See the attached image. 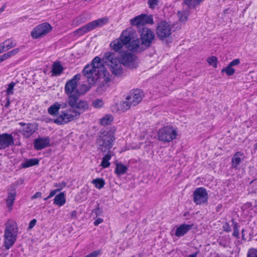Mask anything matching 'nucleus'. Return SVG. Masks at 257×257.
<instances>
[{
    "mask_svg": "<svg viewBox=\"0 0 257 257\" xmlns=\"http://www.w3.org/2000/svg\"><path fill=\"white\" fill-rule=\"evenodd\" d=\"M60 108L58 106V102H56L51 105L48 109V112L52 116H57L58 114Z\"/></svg>",
    "mask_w": 257,
    "mask_h": 257,
    "instance_id": "obj_32",
    "label": "nucleus"
},
{
    "mask_svg": "<svg viewBox=\"0 0 257 257\" xmlns=\"http://www.w3.org/2000/svg\"><path fill=\"white\" fill-rule=\"evenodd\" d=\"M17 83L14 82H11L8 86L6 93L7 96L13 95L14 94V88L16 85Z\"/></svg>",
    "mask_w": 257,
    "mask_h": 257,
    "instance_id": "obj_40",
    "label": "nucleus"
},
{
    "mask_svg": "<svg viewBox=\"0 0 257 257\" xmlns=\"http://www.w3.org/2000/svg\"><path fill=\"white\" fill-rule=\"evenodd\" d=\"M15 145L14 139L12 134H0V150H5Z\"/></svg>",
    "mask_w": 257,
    "mask_h": 257,
    "instance_id": "obj_17",
    "label": "nucleus"
},
{
    "mask_svg": "<svg viewBox=\"0 0 257 257\" xmlns=\"http://www.w3.org/2000/svg\"><path fill=\"white\" fill-rule=\"evenodd\" d=\"M20 49L19 48H17L13 49L12 50L7 52L10 58L17 55L20 51Z\"/></svg>",
    "mask_w": 257,
    "mask_h": 257,
    "instance_id": "obj_45",
    "label": "nucleus"
},
{
    "mask_svg": "<svg viewBox=\"0 0 257 257\" xmlns=\"http://www.w3.org/2000/svg\"><path fill=\"white\" fill-rule=\"evenodd\" d=\"M16 192L13 191L8 193V197L6 199L7 206L9 210H12L13 209V204L16 199Z\"/></svg>",
    "mask_w": 257,
    "mask_h": 257,
    "instance_id": "obj_26",
    "label": "nucleus"
},
{
    "mask_svg": "<svg viewBox=\"0 0 257 257\" xmlns=\"http://www.w3.org/2000/svg\"><path fill=\"white\" fill-rule=\"evenodd\" d=\"M80 116V113L77 112L76 109L71 108L62 111L61 114L54 119V122L58 125H63L77 119Z\"/></svg>",
    "mask_w": 257,
    "mask_h": 257,
    "instance_id": "obj_7",
    "label": "nucleus"
},
{
    "mask_svg": "<svg viewBox=\"0 0 257 257\" xmlns=\"http://www.w3.org/2000/svg\"><path fill=\"white\" fill-rule=\"evenodd\" d=\"M132 257H135V256H133Z\"/></svg>",
    "mask_w": 257,
    "mask_h": 257,
    "instance_id": "obj_62",
    "label": "nucleus"
},
{
    "mask_svg": "<svg viewBox=\"0 0 257 257\" xmlns=\"http://www.w3.org/2000/svg\"><path fill=\"white\" fill-rule=\"evenodd\" d=\"M52 29L48 23H44L36 27L31 32V35L33 39H39L47 34Z\"/></svg>",
    "mask_w": 257,
    "mask_h": 257,
    "instance_id": "obj_15",
    "label": "nucleus"
},
{
    "mask_svg": "<svg viewBox=\"0 0 257 257\" xmlns=\"http://www.w3.org/2000/svg\"><path fill=\"white\" fill-rule=\"evenodd\" d=\"M93 212H95L96 216L100 215L101 214L102 211L99 207V204L97 205L95 209H94Z\"/></svg>",
    "mask_w": 257,
    "mask_h": 257,
    "instance_id": "obj_49",
    "label": "nucleus"
},
{
    "mask_svg": "<svg viewBox=\"0 0 257 257\" xmlns=\"http://www.w3.org/2000/svg\"><path fill=\"white\" fill-rule=\"evenodd\" d=\"M124 45H127L131 42L132 39V34L130 31H123L119 38Z\"/></svg>",
    "mask_w": 257,
    "mask_h": 257,
    "instance_id": "obj_23",
    "label": "nucleus"
},
{
    "mask_svg": "<svg viewBox=\"0 0 257 257\" xmlns=\"http://www.w3.org/2000/svg\"><path fill=\"white\" fill-rule=\"evenodd\" d=\"M108 22V18L104 17L87 23L74 32L75 35L82 36L96 28L101 27Z\"/></svg>",
    "mask_w": 257,
    "mask_h": 257,
    "instance_id": "obj_6",
    "label": "nucleus"
},
{
    "mask_svg": "<svg viewBox=\"0 0 257 257\" xmlns=\"http://www.w3.org/2000/svg\"><path fill=\"white\" fill-rule=\"evenodd\" d=\"M66 202L65 193L61 192L55 196L54 199V204L59 206H63Z\"/></svg>",
    "mask_w": 257,
    "mask_h": 257,
    "instance_id": "obj_28",
    "label": "nucleus"
},
{
    "mask_svg": "<svg viewBox=\"0 0 257 257\" xmlns=\"http://www.w3.org/2000/svg\"><path fill=\"white\" fill-rule=\"evenodd\" d=\"M124 45L119 38L111 42L110 44V46L111 47L112 49L114 50L115 52L120 50Z\"/></svg>",
    "mask_w": 257,
    "mask_h": 257,
    "instance_id": "obj_30",
    "label": "nucleus"
},
{
    "mask_svg": "<svg viewBox=\"0 0 257 257\" xmlns=\"http://www.w3.org/2000/svg\"><path fill=\"white\" fill-rule=\"evenodd\" d=\"M222 228L223 230L226 232H229L231 231V227L227 222L223 223Z\"/></svg>",
    "mask_w": 257,
    "mask_h": 257,
    "instance_id": "obj_46",
    "label": "nucleus"
},
{
    "mask_svg": "<svg viewBox=\"0 0 257 257\" xmlns=\"http://www.w3.org/2000/svg\"><path fill=\"white\" fill-rule=\"evenodd\" d=\"M80 78L79 74L74 75L72 78L68 81L65 85V92L68 96V100L71 98V97H76L78 89L77 88V81Z\"/></svg>",
    "mask_w": 257,
    "mask_h": 257,
    "instance_id": "obj_12",
    "label": "nucleus"
},
{
    "mask_svg": "<svg viewBox=\"0 0 257 257\" xmlns=\"http://www.w3.org/2000/svg\"><path fill=\"white\" fill-rule=\"evenodd\" d=\"M58 106H59L60 109L61 108H62V109L66 108L67 106V104L65 102H61V103L58 102Z\"/></svg>",
    "mask_w": 257,
    "mask_h": 257,
    "instance_id": "obj_52",
    "label": "nucleus"
},
{
    "mask_svg": "<svg viewBox=\"0 0 257 257\" xmlns=\"http://www.w3.org/2000/svg\"><path fill=\"white\" fill-rule=\"evenodd\" d=\"M221 72L226 73L227 76H232L235 73V69L228 65L226 67L221 70Z\"/></svg>",
    "mask_w": 257,
    "mask_h": 257,
    "instance_id": "obj_38",
    "label": "nucleus"
},
{
    "mask_svg": "<svg viewBox=\"0 0 257 257\" xmlns=\"http://www.w3.org/2000/svg\"><path fill=\"white\" fill-rule=\"evenodd\" d=\"M10 57L8 54V53H5L4 54L0 56V61L2 62L5 60H6L9 58Z\"/></svg>",
    "mask_w": 257,
    "mask_h": 257,
    "instance_id": "obj_51",
    "label": "nucleus"
},
{
    "mask_svg": "<svg viewBox=\"0 0 257 257\" xmlns=\"http://www.w3.org/2000/svg\"><path fill=\"white\" fill-rule=\"evenodd\" d=\"M153 16L146 14H142L130 20V24L133 26H136L139 30L143 27H146V25L154 24Z\"/></svg>",
    "mask_w": 257,
    "mask_h": 257,
    "instance_id": "obj_9",
    "label": "nucleus"
},
{
    "mask_svg": "<svg viewBox=\"0 0 257 257\" xmlns=\"http://www.w3.org/2000/svg\"><path fill=\"white\" fill-rule=\"evenodd\" d=\"M243 156V154L241 152H237L235 153L231 160V167L233 168L237 169L238 166L241 162V157Z\"/></svg>",
    "mask_w": 257,
    "mask_h": 257,
    "instance_id": "obj_21",
    "label": "nucleus"
},
{
    "mask_svg": "<svg viewBox=\"0 0 257 257\" xmlns=\"http://www.w3.org/2000/svg\"><path fill=\"white\" fill-rule=\"evenodd\" d=\"M6 100H7V103L6 104H5V106L6 107H8L10 104V97H9V96H7V97H6Z\"/></svg>",
    "mask_w": 257,
    "mask_h": 257,
    "instance_id": "obj_56",
    "label": "nucleus"
},
{
    "mask_svg": "<svg viewBox=\"0 0 257 257\" xmlns=\"http://www.w3.org/2000/svg\"><path fill=\"white\" fill-rule=\"evenodd\" d=\"M5 52V50L4 49V45H2V43H0V54Z\"/></svg>",
    "mask_w": 257,
    "mask_h": 257,
    "instance_id": "obj_57",
    "label": "nucleus"
},
{
    "mask_svg": "<svg viewBox=\"0 0 257 257\" xmlns=\"http://www.w3.org/2000/svg\"><path fill=\"white\" fill-rule=\"evenodd\" d=\"M70 100H68V104L72 109H76L77 112H79L80 114L85 111L88 108V105L86 101L79 100V96L75 97H71Z\"/></svg>",
    "mask_w": 257,
    "mask_h": 257,
    "instance_id": "obj_14",
    "label": "nucleus"
},
{
    "mask_svg": "<svg viewBox=\"0 0 257 257\" xmlns=\"http://www.w3.org/2000/svg\"><path fill=\"white\" fill-rule=\"evenodd\" d=\"M159 0H148V4L149 8L151 9H154L155 7L158 5Z\"/></svg>",
    "mask_w": 257,
    "mask_h": 257,
    "instance_id": "obj_44",
    "label": "nucleus"
},
{
    "mask_svg": "<svg viewBox=\"0 0 257 257\" xmlns=\"http://www.w3.org/2000/svg\"><path fill=\"white\" fill-rule=\"evenodd\" d=\"M177 136V131L170 126L160 128L158 133V140L165 143L171 142L176 138Z\"/></svg>",
    "mask_w": 257,
    "mask_h": 257,
    "instance_id": "obj_8",
    "label": "nucleus"
},
{
    "mask_svg": "<svg viewBox=\"0 0 257 257\" xmlns=\"http://www.w3.org/2000/svg\"><path fill=\"white\" fill-rule=\"evenodd\" d=\"M90 89V86L86 84H82L78 89L77 94L76 96L80 97L82 95H84Z\"/></svg>",
    "mask_w": 257,
    "mask_h": 257,
    "instance_id": "obj_35",
    "label": "nucleus"
},
{
    "mask_svg": "<svg viewBox=\"0 0 257 257\" xmlns=\"http://www.w3.org/2000/svg\"><path fill=\"white\" fill-rule=\"evenodd\" d=\"M113 120V116L110 114H107L100 119V123L103 125L109 124Z\"/></svg>",
    "mask_w": 257,
    "mask_h": 257,
    "instance_id": "obj_34",
    "label": "nucleus"
},
{
    "mask_svg": "<svg viewBox=\"0 0 257 257\" xmlns=\"http://www.w3.org/2000/svg\"><path fill=\"white\" fill-rule=\"evenodd\" d=\"M6 8V5H3L1 8H0V14L3 12Z\"/></svg>",
    "mask_w": 257,
    "mask_h": 257,
    "instance_id": "obj_59",
    "label": "nucleus"
},
{
    "mask_svg": "<svg viewBox=\"0 0 257 257\" xmlns=\"http://www.w3.org/2000/svg\"><path fill=\"white\" fill-rule=\"evenodd\" d=\"M41 193L40 192H36L34 195L32 196V199H35L40 197L41 196Z\"/></svg>",
    "mask_w": 257,
    "mask_h": 257,
    "instance_id": "obj_54",
    "label": "nucleus"
},
{
    "mask_svg": "<svg viewBox=\"0 0 257 257\" xmlns=\"http://www.w3.org/2000/svg\"><path fill=\"white\" fill-rule=\"evenodd\" d=\"M198 251H196L195 252V253H193L192 254H191L189 255L188 257H197V254H198Z\"/></svg>",
    "mask_w": 257,
    "mask_h": 257,
    "instance_id": "obj_58",
    "label": "nucleus"
},
{
    "mask_svg": "<svg viewBox=\"0 0 257 257\" xmlns=\"http://www.w3.org/2000/svg\"><path fill=\"white\" fill-rule=\"evenodd\" d=\"M37 220L36 219H33L29 223L28 228L32 229L36 224Z\"/></svg>",
    "mask_w": 257,
    "mask_h": 257,
    "instance_id": "obj_50",
    "label": "nucleus"
},
{
    "mask_svg": "<svg viewBox=\"0 0 257 257\" xmlns=\"http://www.w3.org/2000/svg\"><path fill=\"white\" fill-rule=\"evenodd\" d=\"M102 222H103V219L102 218H98L94 221V225L97 226L98 224L102 223Z\"/></svg>",
    "mask_w": 257,
    "mask_h": 257,
    "instance_id": "obj_53",
    "label": "nucleus"
},
{
    "mask_svg": "<svg viewBox=\"0 0 257 257\" xmlns=\"http://www.w3.org/2000/svg\"><path fill=\"white\" fill-rule=\"evenodd\" d=\"M247 257H257V249L250 248L248 251Z\"/></svg>",
    "mask_w": 257,
    "mask_h": 257,
    "instance_id": "obj_42",
    "label": "nucleus"
},
{
    "mask_svg": "<svg viewBox=\"0 0 257 257\" xmlns=\"http://www.w3.org/2000/svg\"><path fill=\"white\" fill-rule=\"evenodd\" d=\"M244 229H242L241 230V234H242V239L243 240H245L246 239L244 238Z\"/></svg>",
    "mask_w": 257,
    "mask_h": 257,
    "instance_id": "obj_60",
    "label": "nucleus"
},
{
    "mask_svg": "<svg viewBox=\"0 0 257 257\" xmlns=\"http://www.w3.org/2000/svg\"><path fill=\"white\" fill-rule=\"evenodd\" d=\"M5 226L4 245L7 249H9L16 241L18 228L17 223L11 219L7 221Z\"/></svg>",
    "mask_w": 257,
    "mask_h": 257,
    "instance_id": "obj_3",
    "label": "nucleus"
},
{
    "mask_svg": "<svg viewBox=\"0 0 257 257\" xmlns=\"http://www.w3.org/2000/svg\"><path fill=\"white\" fill-rule=\"evenodd\" d=\"M127 47L133 52H141L147 49L141 40L138 38L131 41Z\"/></svg>",
    "mask_w": 257,
    "mask_h": 257,
    "instance_id": "obj_18",
    "label": "nucleus"
},
{
    "mask_svg": "<svg viewBox=\"0 0 257 257\" xmlns=\"http://www.w3.org/2000/svg\"><path fill=\"white\" fill-rule=\"evenodd\" d=\"M115 138L113 133L104 131L98 137L96 144L98 151L108 152L113 146Z\"/></svg>",
    "mask_w": 257,
    "mask_h": 257,
    "instance_id": "obj_4",
    "label": "nucleus"
},
{
    "mask_svg": "<svg viewBox=\"0 0 257 257\" xmlns=\"http://www.w3.org/2000/svg\"><path fill=\"white\" fill-rule=\"evenodd\" d=\"M19 124L23 126L21 133L23 136L26 138H29L38 129V124L35 122L26 123L20 122Z\"/></svg>",
    "mask_w": 257,
    "mask_h": 257,
    "instance_id": "obj_16",
    "label": "nucleus"
},
{
    "mask_svg": "<svg viewBox=\"0 0 257 257\" xmlns=\"http://www.w3.org/2000/svg\"><path fill=\"white\" fill-rule=\"evenodd\" d=\"M2 43V45H4V49L5 50V51H7L11 48L16 47L17 45V43L15 41H13L9 39L6 40Z\"/></svg>",
    "mask_w": 257,
    "mask_h": 257,
    "instance_id": "obj_33",
    "label": "nucleus"
},
{
    "mask_svg": "<svg viewBox=\"0 0 257 257\" xmlns=\"http://www.w3.org/2000/svg\"><path fill=\"white\" fill-rule=\"evenodd\" d=\"M172 27L165 21H161L157 24L156 34L161 40L169 38L172 34Z\"/></svg>",
    "mask_w": 257,
    "mask_h": 257,
    "instance_id": "obj_10",
    "label": "nucleus"
},
{
    "mask_svg": "<svg viewBox=\"0 0 257 257\" xmlns=\"http://www.w3.org/2000/svg\"><path fill=\"white\" fill-rule=\"evenodd\" d=\"M0 63H1V62L0 61Z\"/></svg>",
    "mask_w": 257,
    "mask_h": 257,
    "instance_id": "obj_63",
    "label": "nucleus"
},
{
    "mask_svg": "<svg viewBox=\"0 0 257 257\" xmlns=\"http://www.w3.org/2000/svg\"><path fill=\"white\" fill-rule=\"evenodd\" d=\"M71 217L72 218L76 219L77 217V211L74 210L71 212Z\"/></svg>",
    "mask_w": 257,
    "mask_h": 257,
    "instance_id": "obj_55",
    "label": "nucleus"
},
{
    "mask_svg": "<svg viewBox=\"0 0 257 257\" xmlns=\"http://www.w3.org/2000/svg\"><path fill=\"white\" fill-rule=\"evenodd\" d=\"M39 161L37 158L26 159L21 164V168H27L38 165Z\"/></svg>",
    "mask_w": 257,
    "mask_h": 257,
    "instance_id": "obj_27",
    "label": "nucleus"
},
{
    "mask_svg": "<svg viewBox=\"0 0 257 257\" xmlns=\"http://www.w3.org/2000/svg\"><path fill=\"white\" fill-rule=\"evenodd\" d=\"M190 14V12L189 10V8L186 7L183 8L181 11H178L177 15L179 18V20L181 22H185L187 21L188 17Z\"/></svg>",
    "mask_w": 257,
    "mask_h": 257,
    "instance_id": "obj_24",
    "label": "nucleus"
},
{
    "mask_svg": "<svg viewBox=\"0 0 257 257\" xmlns=\"http://www.w3.org/2000/svg\"><path fill=\"white\" fill-rule=\"evenodd\" d=\"M254 149L255 150H257V143H255L254 145Z\"/></svg>",
    "mask_w": 257,
    "mask_h": 257,
    "instance_id": "obj_61",
    "label": "nucleus"
},
{
    "mask_svg": "<svg viewBox=\"0 0 257 257\" xmlns=\"http://www.w3.org/2000/svg\"><path fill=\"white\" fill-rule=\"evenodd\" d=\"M232 225L233 228V232L232 233V235L235 237L237 238H239V225L238 223L235 221V219L234 218L231 219Z\"/></svg>",
    "mask_w": 257,
    "mask_h": 257,
    "instance_id": "obj_36",
    "label": "nucleus"
},
{
    "mask_svg": "<svg viewBox=\"0 0 257 257\" xmlns=\"http://www.w3.org/2000/svg\"><path fill=\"white\" fill-rule=\"evenodd\" d=\"M127 170V167L126 166L123 165L121 163H117L115 169V173L118 176H120L125 173Z\"/></svg>",
    "mask_w": 257,
    "mask_h": 257,
    "instance_id": "obj_31",
    "label": "nucleus"
},
{
    "mask_svg": "<svg viewBox=\"0 0 257 257\" xmlns=\"http://www.w3.org/2000/svg\"><path fill=\"white\" fill-rule=\"evenodd\" d=\"M64 68L60 64L59 62H55L52 65V69L51 72L52 73V76H59L60 75L63 71Z\"/></svg>",
    "mask_w": 257,
    "mask_h": 257,
    "instance_id": "obj_25",
    "label": "nucleus"
},
{
    "mask_svg": "<svg viewBox=\"0 0 257 257\" xmlns=\"http://www.w3.org/2000/svg\"><path fill=\"white\" fill-rule=\"evenodd\" d=\"M54 186L55 187H57V190H59V191H60L66 186V183L64 181L61 183H56Z\"/></svg>",
    "mask_w": 257,
    "mask_h": 257,
    "instance_id": "obj_43",
    "label": "nucleus"
},
{
    "mask_svg": "<svg viewBox=\"0 0 257 257\" xmlns=\"http://www.w3.org/2000/svg\"><path fill=\"white\" fill-rule=\"evenodd\" d=\"M92 183L95 185L96 188L99 189L103 188L105 185L104 180L101 178L93 179L92 181Z\"/></svg>",
    "mask_w": 257,
    "mask_h": 257,
    "instance_id": "obj_37",
    "label": "nucleus"
},
{
    "mask_svg": "<svg viewBox=\"0 0 257 257\" xmlns=\"http://www.w3.org/2000/svg\"><path fill=\"white\" fill-rule=\"evenodd\" d=\"M240 63V60L239 59H235L232 60L229 63V65L231 67L236 66Z\"/></svg>",
    "mask_w": 257,
    "mask_h": 257,
    "instance_id": "obj_48",
    "label": "nucleus"
},
{
    "mask_svg": "<svg viewBox=\"0 0 257 257\" xmlns=\"http://www.w3.org/2000/svg\"><path fill=\"white\" fill-rule=\"evenodd\" d=\"M34 145L36 150H41L50 146V139L49 137H39L34 141Z\"/></svg>",
    "mask_w": 257,
    "mask_h": 257,
    "instance_id": "obj_19",
    "label": "nucleus"
},
{
    "mask_svg": "<svg viewBox=\"0 0 257 257\" xmlns=\"http://www.w3.org/2000/svg\"><path fill=\"white\" fill-rule=\"evenodd\" d=\"M102 61L99 57H95L91 64L85 66L82 71L90 85L97 86L96 91L99 94H102L106 90L109 86L108 82L110 81L109 73Z\"/></svg>",
    "mask_w": 257,
    "mask_h": 257,
    "instance_id": "obj_1",
    "label": "nucleus"
},
{
    "mask_svg": "<svg viewBox=\"0 0 257 257\" xmlns=\"http://www.w3.org/2000/svg\"><path fill=\"white\" fill-rule=\"evenodd\" d=\"M144 96V92L141 90H132L126 96L125 100L121 103V109L126 111L131 107L136 106L142 101Z\"/></svg>",
    "mask_w": 257,
    "mask_h": 257,
    "instance_id": "obj_5",
    "label": "nucleus"
},
{
    "mask_svg": "<svg viewBox=\"0 0 257 257\" xmlns=\"http://www.w3.org/2000/svg\"><path fill=\"white\" fill-rule=\"evenodd\" d=\"M140 35L141 41L147 48L149 47L155 38L154 33L149 28L143 27L138 30Z\"/></svg>",
    "mask_w": 257,
    "mask_h": 257,
    "instance_id": "obj_11",
    "label": "nucleus"
},
{
    "mask_svg": "<svg viewBox=\"0 0 257 257\" xmlns=\"http://www.w3.org/2000/svg\"><path fill=\"white\" fill-rule=\"evenodd\" d=\"M205 0H184L183 5L187 6L186 8L190 9H195L197 7L199 6Z\"/></svg>",
    "mask_w": 257,
    "mask_h": 257,
    "instance_id": "obj_22",
    "label": "nucleus"
},
{
    "mask_svg": "<svg viewBox=\"0 0 257 257\" xmlns=\"http://www.w3.org/2000/svg\"><path fill=\"white\" fill-rule=\"evenodd\" d=\"M193 224H182L178 227L175 231V235L178 237L184 236L193 228Z\"/></svg>",
    "mask_w": 257,
    "mask_h": 257,
    "instance_id": "obj_20",
    "label": "nucleus"
},
{
    "mask_svg": "<svg viewBox=\"0 0 257 257\" xmlns=\"http://www.w3.org/2000/svg\"><path fill=\"white\" fill-rule=\"evenodd\" d=\"M103 104L104 102L102 99H96L92 102V105L95 108H100Z\"/></svg>",
    "mask_w": 257,
    "mask_h": 257,
    "instance_id": "obj_39",
    "label": "nucleus"
},
{
    "mask_svg": "<svg viewBox=\"0 0 257 257\" xmlns=\"http://www.w3.org/2000/svg\"><path fill=\"white\" fill-rule=\"evenodd\" d=\"M102 60L109 67L112 73L116 76H120L123 73L121 64L130 68H136L137 66L135 56L127 52L121 54L120 60L115 53L106 52L104 53Z\"/></svg>",
    "mask_w": 257,
    "mask_h": 257,
    "instance_id": "obj_2",
    "label": "nucleus"
},
{
    "mask_svg": "<svg viewBox=\"0 0 257 257\" xmlns=\"http://www.w3.org/2000/svg\"><path fill=\"white\" fill-rule=\"evenodd\" d=\"M113 153L108 151L107 154L103 157L101 163V166L104 168L109 167L110 163L109 162V160L111 159Z\"/></svg>",
    "mask_w": 257,
    "mask_h": 257,
    "instance_id": "obj_29",
    "label": "nucleus"
},
{
    "mask_svg": "<svg viewBox=\"0 0 257 257\" xmlns=\"http://www.w3.org/2000/svg\"><path fill=\"white\" fill-rule=\"evenodd\" d=\"M207 61L210 65H212L213 67L217 68V58L215 56H212L209 57L207 59Z\"/></svg>",
    "mask_w": 257,
    "mask_h": 257,
    "instance_id": "obj_41",
    "label": "nucleus"
},
{
    "mask_svg": "<svg viewBox=\"0 0 257 257\" xmlns=\"http://www.w3.org/2000/svg\"><path fill=\"white\" fill-rule=\"evenodd\" d=\"M208 195L206 189L203 187L197 188L193 192V201L196 205H201L207 202Z\"/></svg>",
    "mask_w": 257,
    "mask_h": 257,
    "instance_id": "obj_13",
    "label": "nucleus"
},
{
    "mask_svg": "<svg viewBox=\"0 0 257 257\" xmlns=\"http://www.w3.org/2000/svg\"><path fill=\"white\" fill-rule=\"evenodd\" d=\"M58 192H59V190L55 189L52 190L50 192L49 195L44 199V200H47V199L53 197Z\"/></svg>",
    "mask_w": 257,
    "mask_h": 257,
    "instance_id": "obj_47",
    "label": "nucleus"
}]
</instances>
